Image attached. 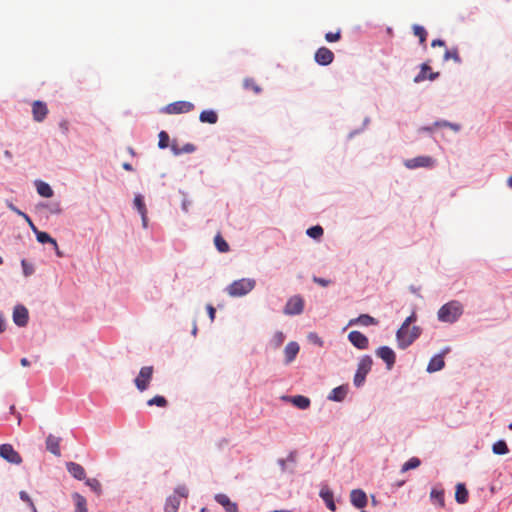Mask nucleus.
<instances>
[{"instance_id": "1", "label": "nucleus", "mask_w": 512, "mask_h": 512, "mask_svg": "<svg viewBox=\"0 0 512 512\" xmlns=\"http://www.w3.org/2000/svg\"><path fill=\"white\" fill-rule=\"evenodd\" d=\"M416 318V313L412 312V314L405 319L401 327L397 330L396 339L399 348L406 349L420 336V327L413 326L410 328V325L416 321Z\"/></svg>"}, {"instance_id": "2", "label": "nucleus", "mask_w": 512, "mask_h": 512, "mask_svg": "<svg viewBox=\"0 0 512 512\" xmlns=\"http://www.w3.org/2000/svg\"><path fill=\"white\" fill-rule=\"evenodd\" d=\"M462 313V305L457 301H450L438 310L437 315L441 322L454 323Z\"/></svg>"}, {"instance_id": "3", "label": "nucleus", "mask_w": 512, "mask_h": 512, "mask_svg": "<svg viewBox=\"0 0 512 512\" xmlns=\"http://www.w3.org/2000/svg\"><path fill=\"white\" fill-rule=\"evenodd\" d=\"M256 282L254 279L242 278L232 282L226 291L231 297H242L248 294L255 288Z\"/></svg>"}, {"instance_id": "4", "label": "nucleus", "mask_w": 512, "mask_h": 512, "mask_svg": "<svg viewBox=\"0 0 512 512\" xmlns=\"http://www.w3.org/2000/svg\"><path fill=\"white\" fill-rule=\"evenodd\" d=\"M188 496V488L185 485H179L175 488L174 494L166 499L165 512H177L180 506V498Z\"/></svg>"}, {"instance_id": "5", "label": "nucleus", "mask_w": 512, "mask_h": 512, "mask_svg": "<svg viewBox=\"0 0 512 512\" xmlns=\"http://www.w3.org/2000/svg\"><path fill=\"white\" fill-rule=\"evenodd\" d=\"M373 360L370 356L366 355L363 356L359 363L358 368L356 371V374L354 376V384L356 387H360L366 378V375L369 373V371L372 368Z\"/></svg>"}, {"instance_id": "6", "label": "nucleus", "mask_w": 512, "mask_h": 512, "mask_svg": "<svg viewBox=\"0 0 512 512\" xmlns=\"http://www.w3.org/2000/svg\"><path fill=\"white\" fill-rule=\"evenodd\" d=\"M153 373L154 369L152 366H144L140 369L138 376L134 380V384L140 392L148 389Z\"/></svg>"}, {"instance_id": "7", "label": "nucleus", "mask_w": 512, "mask_h": 512, "mask_svg": "<svg viewBox=\"0 0 512 512\" xmlns=\"http://www.w3.org/2000/svg\"><path fill=\"white\" fill-rule=\"evenodd\" d=\"M0 457L11 464L19 465L22 463V457L11 444L0 445Z\"/></svg>"}, {"instance_id": "8", "label": "nucleus", "mask_w": 512, "mask_h": 512, "mask_svg": "<svg viewBox=\"0 0 512 512\" xmlns=\"http://www.w3.org/2000/svg\"><path fill=\"white\" fill-rule=\"evenodd\" d=\"M304 309V301L301 296H293L291 297L285 307H284V313L286 315H298L303 312Z\"/></svg>"}, {"instance_id": "9", "label": "nucleus", "mask_w": 512, "mask_h": 512, "mask_svg": "<svg viewBox=\"0 0 512 512\" xmlns=\"http://www.w3.org/2000/svg\"><path fill=\"white\" fill-rule=\"evenodd\" d=\"M194 105L188 101H176L166 106L165 111L168 114L188 113L193 110Z\"/></svg>"}, {"instance_id": "10", "label": "nucleus", "mask_w": 512, "mask_h": 512, "mask_svg": "<svg viewBox=\"0 0 512 512\" xmlns=\"http://www.w3.org/2000/svg\"><path fill=\"white\" fill-rule=\"evenodd\" d=\"M376 355L386 363L388 370H390L394 366L396 361V354L390 347H379L376 350Z\"/></svg>"}, {"instance_id": "11", "label": "nucleus", "mask_w": 512, "mask_h": 512, "mask_svg": "<svg viewBox=\"0 0 512 512\" xmlns=\"http://www.w3.org/2000/svg\"><path fill=\"white\" fill-rule=\"evenodd\" d=\"M434 159L429 156H418L412 159H408L404 162V165L408 169H415L419 167H432L434 165Z\"/></svg>"}, {"instance_id": "12", "label": "nucleus", "mask_w": 512, "mask_h": 512, "mask_svg": "<svg viewBox=\"0 0 512 512\" xmlns=\"http://www.w3.org/2000/svg\"><path fill=\"white\" fill-rule=\"evenodd\" d=\"M315 61L322 66L331 64L334 60V53L327 47H320L314 55Z\"/></svg>"}, {"instance_id": "13", "label": "nucleus", "mask_w": 512, "mask_h": 512, "mask_svg": "<svg viewBox=\"0 0 512 512\" xmlns=\"http://www.w3.org/2000/svg\"><path fill=\"white\" fill-rule=\"evenodd\" d=\"M348 339L352 343V345L358 349L363 350V349L368 348V345H369L368 338L363 333H361L359 331H356V330L351 331L348 334Z\"/></svg>"}, {"instance_id": "14", "label": "nucleus", "mask_w": 512, "mask_h": 512, "mask_svg": "<svg viewBox=\"0 0 512 512\" xmlns=\"http://www.w3.org/2000/svg\"><path fill=\"white\" fill-rule=\"evenodd\" d=\"M32 114H33V119L36 122H42L48 114V108H47L46 103H44L40 100L34 101L32 103Z\"/></svg>"}, {"instance_id": "15", "label": "nucleus", "mask_w": 512, "mask_h": 512, "mask_svg": "<svg viewBox=\"0 0 512 512\" xmlns=\"http://www.w3.org/2000/svg\"><path fill=\"white\" fill-rule=\"evenodd\" d=\"M29 319L28 310L22 306L18 305L14 308L13 311V321L19 327H24L27 325Z\"/></svg>"}, {"instance_id": "16", "label": "nucleus", "mask_w": 512, "mask_h": 512, "mask_svg": "<svg viewBox=\"0 0 512 512\" xmlns=\"http://www.w3.org/2000/svg\"><path fill=\"white\" fill-rule=\"evenodd\" d=\"M350 501L353 506L362 509L367 505V495L361 489H354L350 493Z\"/></svg>"}, {"instance_id": "17", "label": "nucleus", "mask_w": 512, "mask_h": 512, "mask_svg": "<svg viewBox=\"0 0 512 512\" xmlns=\"http://www.w3.org/2000/svg\"><path fill=\"white\" fill-rule=\"evenodd\" d=\"M215 500L219 503L226 512H238V506L235 502H232L226 494H217Z\"/></svg>"}, {"instance_id": "18", "label": "nucleus", "mask_w": 512, "mask_h": 512, "mask_svg": "<svg viewBox=\"0 0 512 512\" xmlns=\"http://www.w3.org/2000/svg\"><path fill=\"white\" fill-rule=\"evenodd\" d=\"M60 442H61V438L56 437L52 434H49L46 438V449L49 452H51L52 454H54L55 456H60L61 455Z\"/></svg>"}, {"instance_id": "19", "label": "nucleus", "mask_w": 512, "mask_h": 512, "mask_svg": "<svg viewBox=\"0 0 512 512\" xmlns=\"http://www.w3.org/2000/svg\"><path fill=\"white\" fill-rule=\"evenodd\" d=\"M66 468L68 472L77 480H83L86 477V472L84 468L75 462H68L66 464Z\"/></svg>"}, {"instance_id": "20", "label": "nucleus", "mask_w": 512, "mask_h": 512, "mask_svg": "<svg viewBox=\"0 0 512 512\" xmlns=\"http://www.w3.org/2000/svg\"><path fill=\"white\" fill-rule=\"evenodd\" d=\"M299 350H300V347L297 342H294V341L289 342L284 349L285 362L291 363L296 358Z\"/></svg>"}, {"instance_id": "21", "label": "nucleus", "mask_w": 512, "mask_h": 512, "mask_svg": "<svg viewBox=\"0 0 512 512\" xmlns=\"http://www.w3.org/2000/svg\"><path fill=\"white\" fill-rule=\"evenodd\" d=\"M356 324H359L362 326L377 325L378 320L368 314H361L357 318L351 319L348 323L349 326L356 325Z\"/></svg>"}, {"instance_id": "22", "label": "nucleus", "mask_w": 512, "mask_h": 512, "mask_svg": "<svg viewBox=\"0 0 512 512\" xmlns=\"http://www.w3.org/2000/svg\"><path fill=\"white\" fill-rule=\"evenodd\" d=\"M445 366V362L442 355L434 356L427 366V371L429 373H433L436 371H440Z\"/></svg>"}, {"instance_id": "23", "label": "nucleus", "mask_w": 512, "mask_h": 512, "mask_svg": "<svg viewBox=\"0 0 512 512\" xmlns=\"http://www.w3.org/2000/svg\"><path fill=\"white\" fill-rule=\"evenodd\" d=\"M430 499L433 504L443 508L445 506L444 490L433 488L430 492Z\"/></svg>"}, {"instance_id": "24", "label": "nucleus", "mask_w": 512, "mask_h": 512, "mask_svg": "<svg viewBox=\"0 0 512 512\" xmlns=\"http://www.w3.org/2000/svg\"><path fill=\"white\" fill-rule=\"evenodd\" d=\"M468 490L463 483L456 485L455 499L459 504H465L468 501Z\"/></svg>"}, {"instance_id": "25", "label": "nucleus", "mask_w": 512, "mask_h": 512, "mask_svg": "<svg viewBox=\"0 0 512 512\" xmlns=\"http://www.w3.org/2000/svg\"><path fill=\"white\" fill-rule=\"evenodd\" d=\"M347 392H348V388H347V386H344V385H342V386H338V387L334 388V389L331 391V393H330V395H329V397H328V398H329L330 400L338 401V402H339V401L344 400V398H345V397H346V395H347Z\"/></svg>"}, {"instance_id": "26", "label": "nucleus", "mask_w": 512, "mask_h": 512, "mask_svg": "<svg viewBox=\"0 0 512 512\" xmlns=\"http://www.w3.org/2000/svg\"><path fill=\"white\" fill-rule=\"evenodd\" d=\"M320 497L325 501L326 506L329 510L335 511L336 505L333 500V493L327 488H323L320 491Z\"/></svg>"}, {"instance_id": "27", "label": "nucleus", "mask_w": 512, "mask_h": 512, "mask_svg": "<svg viewBox=\"0 0 512 512\" xmlns=\"http://www.w3.org/2000/svg\"><path fill=\"white\" fill-rule=\"evenodd\" d=\"M243 88L245 90H251L256 95H258L262 92L261 86L256 82V80L254 78H250V77L244 78Z\"/></svg>"}, {"instance_id": "28", "label": "nucleus", "mask_w": 512, "mask_h": 512, "mask_svg": "<svg viewBox=\"0 0 512 512\" xmlns=\"http://www.w3.org/2000/svg\"><path fill=\"white\" fill-rule=\"evenodd\" d=\"M35 185H36L37 192L40 196L46 197V198L52 197L53 190L49 186V184L39 180V181L35 182Z\"/></svg>"}, {"instance_id": "29", "label": "nucleus", "mask_w": 512, "mask_h": 512, "mask_svg": "<svg viewBox=\"0 0 512 512\" xmlns=\"http://www.w3.org/2000/svg\"><path fill=\"white\" fill-rule=\"evenodd\" d=\"M195 149L196 147L191 143H187L181 147L174 142L171 144V150L174 155H180L182 153H192L195 151Z\"/></svg>"}, {"instance_id": "30", "label": "nucleus", "mask_w": 512, "mask_h": 512, "mask_svg": "<svg viewBox=\"0 0 512 512\" xmlns=\"http://www.w3.org/2000/svg\"><path fill=\"white\" fill-rule=\"evenodd\" d=\"M199 118L201 122L209 124H215L218 120V116L213 110L202 111Z\"/></svg>"}, {"instance_id": "31", "label": "nucleus", "mask_w": 512, "mask_h": 512, "mask_svg": "<svg viewBox=\"0 0 512 512\" xmlns=\"http://www.w3.org/2000/svg\"><path fill=\"white\" fill-rule=\"evenodd\" d=\"M291 402L299 409H307L310 406V399L302 395L293 396Z\"/></svg>"}, {"instance_id": "32", "label": "nucleus", "mask_w": 512, "mask_h": 512, "mask_svg": "<svg viewBox=\"0 0 512 512\" xmlns=\"http://www.w3.org/2000/svg\"><path fill=\"white\" fill-rule=\"evenodd\" d=\"M36 238L38 242L45 244L50 243L54 246V249H58V244L54 238H52L47 232L36 231Z\"/></svg>"}, {"instance_id": "33", "label": "nucleus", "mask_w": 512, "mask_h": 512, "mask_svg": "<svg viewBox=\"0 0 512 512\" xmlns=\"http://www.w3.org/2000/svg\"><path fill=\"white\" fill-rule=\"evenodd\" d=\"M73 499L76 506L75 512H88L86 499L82 495L75 493Z\"/></svg>"}, {"instance_id": "34", "label": "nucleus", "mask_w": 512, "mask_h": 512, "mask_svg": "<svg viewBox=\"0 0 512 512\" xmlns=\"http://www.w3.org/2000/svg\"><path fill=\"white\" fill-rule=\"evenodd\" d=\"M492 451L494 454L504 455L509 452V449L504 440H499L493 444Z\"/></svg>"}, {"instance_id": "35", "label": "nucleus", "mask_w": 512, "mask_h": 512, "mask_svg": "<svg viewBox=\"0 0 512 512\" xmlns=\"http://www.w3.org/2000/svg\"><path fill=\"white\" fill-rule=\"evenodd\" d=\"M214 244H215L216 248L218 249V251L221 253H225V252L229 251L228 243L225 241V239L220 234H217L215 236Z\"/></svg>"}, {"instance_id": "36", "label": "nucleus", "mask_w": 512, "mask_h": 512, "mask_svg": "<svg viewBox=\"0 0 512 512\" xmlns=\"http://www.w3.org/2000/svg\"><path fill=\"white\" fill-rule=\"evenodd\" d=\"M85 484L90 487V489L97 495H101L102 486L101 483L96 478H89L86 480Z\"/></svg>"}, {"instance_id": "37", "label": "nucleus", "mask_w": 512, "mask_h": 512, "mask_svg": "<svg viewBox=\"0 0 512 512\" xmlns=\"http://www.w3.org/2000/svg\"><path fill=\"white\" fill-rule=\"evenodd\" d=\"M413 32H414V35L419 38L420 44L424 45L426 42V37H427V32L424 29V27H422L420 25H414Z\"/></svg>"}, {"instance_id": "38", "label": "nucleus", "mask_w": 512, "mask_h": 512, "mask_svg": "<svg viewBox=\"0 0 512 512\" xmlns=\"http://www.w3.org/2000/svg\"><path fill=\"white\" fill-rule=\"evenodd\" d=\"M444 60H453L455 63H461V58L459 56V53H458V49L457 48H452V49H448L446 50L445 54H444Z\"/></svg>"}, {"instance_id": "39", "label": "nucleus", "mask_w": 512, "mask_h": 512, "mask_svg": "<svg viewBox=\"0 0 512 512\" xmlns=\"http://www.w3.org/2000/svg\"><path fill=\"white\" fill-rule=\"evenodd\" d=\"M421 461L417 457L410 458L407 462H405L401 468V472H406L411 469H415L419 467Z\"/></svg>"}, {"instance_id": "40", "label": "nucleus", "mask_w": 512, "mask_h": 512, "mask_svg": "<svg viewBox=\"0 0 512 512\" xmlns=\"http://www.w3.org/2000/svg\"><path fill=\"white\" fill-rule=\"evenodd\" d=\"M148 406L156 405L158 407H166L168 402L165 397L157 395L147 401Z\"/></svg>"}, {"instance_id": "41", "label": "nucleus", "mask_w": 512, "mask_h": 512, "mask_svg": "<svg viewBox=\"0 0 512 512\" xmlns=\"http://www.w3.org/2000/svg\"><path fill=\"white\" fill-rule=\"evenodd\" d=\"M134 206L140 213V215H144V213H147L145 203L143 201V197L141 195H136L134 198Z\"/></svg>"}, {"instance_id": "42", "label": "nucleus", "mask_w": 512, "mask_h": 512, "mask_svg": "<svg viewBox=\"0 0 512 512\" xmlns=\"http://www.w3.org/2000/svg\"><path fill=\"white\" fill-rule=\"evenodd\" d=\"M323 232V228L319 225H316L307 230V235L317 239L323 235Z\"/></svg>"}, {"instance_id": "43", "label": "nucleus", "mask_w": 512, "mask_h": 512, "mask_svg": "<svg viewBox=\"0 0 512 512\" xmlns=\"http://www.w3.org/2000/svg\"><path fill=\"white\" fill-rule=\"evenodd\" d=\"M158 137H159V142H158L159 148H161V149L167 148L169 145V135L165 131H161L159 133Z\"/></svg>"}, {"instance_id": "44", "label": "nucleus", "mask_w": 512, "mask_h": 512, "mask_svg": "<svg viewBox=\"0 0 512 512\" xmlns=\"http://www.w3.org/2000/svg\"><path fill=\"white\" fill-rule=\"evenodd\" d=\"M284 339H285V335L283 334V332L278 331L274 334L271 342L275 348H279L283 344Z\"/></svg>"}, {"instance_id": "45", "label": "nucleus", "mask_w": 512, "mask_h": 512, "mask_svg": "<svg viewBox=\"0 0 512 512\" xmlns=\"http://www.w3.org/2000/svg\"><path fill=\"white\" fill-rule=\"evenodd\" d=\"M428 70H430L429 65H428V64H425V63H424V64H422V66H421V71H420V73H419V74L414 78V81L418 83V82H421V81L425 80L426 78H428V76H427V74H426Z\"/></svg>"}, {"instance_id": "46", "label": "nucleus", "mask_w": 512, "mask_h": 512, "mask_svg": "<svg viewBox=\"0 0 512 512\" xmlns=\"http://www.w3.org/2000/svg\"><path fill=\"white\" fill-rule=\"evenodd\" d=\"M340 38H341L340 30H338L336 32H328L325 34V39L328 42H337L340 40Z\"/></svg>"}, {"instance_id": "47", "label": "nucleus", "mask_w": 512, "mask_h": 512, "mask_svg": "<svg viewBox=\"0 0 512 512\" xmlns=\"http://www.w3.org/2000/svg\"><path fill=\"white\" fill-rule=\"evenodd\" d=\"M19 496H20V498H21L23 501H25V502H27V503L29 504V506L32 508V511H33V512H37V509H36V507H35V505H34L33 501L31 500V498H30V496L28 495V493H27V492H25V491H21V492L19 493Z\"/></svg>"}, {"instance_id": "48", "label": "nucleus", "mask_w": 512, "mask_h": 512, "mask_svg": "<svg viewBox=\"0 0 512 512\" xmlns=\"http://www.w3.org/2000/svg\"><path fill=\"white\" fill-rule=\"evenodd\" d=\"M313 281L315 283H317L318 285L323 286V287H326V286H328L331 283L330 280H327V279H324V278H320V277H313Z\"/></svg>"}, {"instance_id": "49", "label": "nucleus", "mask_w": 512, "mask_h": 512, "mask_svg": "<svg viewBox=\"0 0 512 512\" xmlns=\"http://www.w3.org/2000/svg\"><path fill=\"white\" fill-rule=\"evenodd\" d=\"M59 128L63 134H67L69 131V122L67 120H62L59 123Z\"/></svg>"}, {"instance_id": "50", "label": "nucleus", "mask_w": 512, "mask_h": 512, "mask_svg": "<svg viewBox=\"0 0 512 512\" xmlns=\"http://www.w3.org/2000/svg\"><path fill=\"white\" fill-rule=\"evenodd\" d=\"M21 217H23V219L29 224V226L31 227V229L36 233V231H39L36 226L34 225L33 221L31 220V218L26 214L24 213V215H22Z\"/></svg>"}, {"instance_id": "51", "label": "nucleus", "mask_w": 512, "mask_h": 512, "mask_svg": "<svg viewBox=\"0 0 512 512\" xmlns=\"http://www.w3.org/2000/svg\"><path fill=\"white\" fill-rule=\"evenodd\" d=\"M21 217H23V219L29 224V226L31 227V229L36 233V231H39L36 226L34 225L33 221L31 220V218L26 214L24 213V215H22Z\"/></svg>"}, {"instance_id": "52", "label": "nucleus", "mask_w": 512, "mask_h": 512, "mask_svg": "<svg viewBox=\"0 0 512 512\" xmlns=\"http://www.w3.org/2000/svg\"><path fill=\"white\" fill-rule=\"evenodd\" d=\"M21 217H23V219L29 224V226L31 227V229L36 233V231H39L36 226L34 225L33 221L31 220V218L26 214L24 213V215H22Z\"/></svg>"}, {"instance_id": "53", "label": "nucleus", "mask_w": 512, "mask_h": 512, "mask_svg": "<svg viewBox=\"0 0 512 512\" xmlns=\"http://www.w3.org/2000/svg\"><path fill=\"white\" fill-rule=\"evenodd\" d=\"M21 217H23V219L29 224V226L31 227V229L36 233V231H39L36 226L34 225L33 221L31 220V218L26 214L24 213V215H22Z\"/></svg>"}, {"instance_id": "54", "label": "nucleus", "mask_w": 512, "mask_h": 512, "mask_svg": "<svg viewBox=\"0 0 512 512\" xmlns=\"http://www.w3.org/2000/svg\"><path fill=\"white\" fill-rule=\"evenodd\" d=\"M21 217H23V219L29 224V226L31 227V229L36 233V231H39L36 226L34 225L33 221L31 220V218L26 214L24 213V215H22Z\"/></svg>"}, {"instance_id": "55", "label": "nucleus", "mask_w": 512, "mask_h": 512, "mask_svg": "<svg viewBox=\"0 0 512 512\" xmlns=\"http://www.w3.org/2000/svg\"><path fill=\"white\" fill-rule=\"evenodd\" d=\"M21 217H23V219L29 224V226L31 227V229L36 233V231H39L36 226L34 225L33 221L31 220V218L26 214L24 213V215H22Z\"/></svg>"}, {"instance_id": "56", "label": "nucleus", "mask_w": 512, "mask_h": 512, "mask_svg": "<svg viewBox=\"0 0 512 512\" xmlns=\"http://www.w3.org/2000/svg\"><path fill=\"white\" fill-rule=\"evenodd\" d=\"M206 308H207V311H208L209 318H210V320L213 322V321H214V319H215V313H216V310H215V308H214L212 305H210V304H208Z\"/></svg>"}, {"instance_id": "57", "label": "nucleus", "mask_w": 512, "mask_h": 512, "mask_svg": "<svg viewBox=\"0 0 512 512\" xmlns=\"http://www.w3.org/2000/svg\"><path fill=\"white\" fill-rule=\"evenodd\" d=\"M7 207L13 211L14 213H16L17 215L19 216H22L24 215V212H22L21 210H19L16 206H14L12 203H7Z\"/></svg>"}, {"instance_id": "58", "label": "nucleus", "mask_w": 512, "mask_h": 512, "mask_svg": "<svg viewBox=\"0 0 512 512\" xmlns=\"http://www.w3.org/2000/svg\"><path fill=\"white\" fill-rule=\"evenodd\" d=\"M6 329V321L3 315L0 313V333L4 332Z\"/></svg>"}, {"instance_id": "59", "label": "nucleus", "mask_w": 512, "mask_h": 512, "mask_svg": "<svg viewBox=\"0 0 512 512\" xmlns=\"http://www.w3.org/2000/svg\"><path fill=\"white\" fill-rule=\"evenodd\" d=\"M22 266L24 268V274L26 276H28V275H30L32 273V269L27 266L25 260L22 261Z\"/></svg>"}, {"instance_id": "60", "label": "nucleus", "mask_w": 512, "mask_h": 512, "mask_svg": "<svg viewBox=\"0 0 512 512\" xmlns=\"http://www.w3.org/2000/svg\"><path fill=\"white\" fill-rule=\"evenodd\" d=\"M445 45V42L441 39H435L432 41L431 43V46L432 47H436V46H444Z\"/></svg>"}, {"instance_id": "61", "label": "nucleus", "mask_w": 512, "mask_h": 512, "mask_svg": "<svg viewBox=\"0 0 512 512\" xmlns=\"http://www.w3.org/2000/svg\"><path fill=\"white\" fill-rule=\"evenodd\" d=\"M449 124H450V123H449V122H447V121H442V122H436V123H435V126H437V127H448V126H449Z\"/></svg>"}, {"instance_id": "62", "label": "nucleus", "mask_w": 512, "mask_h": 512, "mask_svg": "<svg viewBox=\"0 0 512 512\" xmlns=\"http://www.w3.org/2000/svg\"><path fill=\"white\" fill-rule=\"evenodd\" d=\"M122 167L126 170V171H132L133 170V167L130 163L128 162H125L123 163Z\"/></svg>"}, {"instance_id": "63", "label": "nucleus", "mask_w": 512, "mask_h": 512, "mask_svg": "<svg viewBox=\"0 0 512 512\" xmlns=\"http://www.w3.org/2000/svg\"><path fill=\"white\" fill-rule=\"evenodd\" d=\"M448 127L453 129L455 132H458L460 130V126L458 124L450 123Z\"/></svg>"}, {"instance_id": "64", "label": "nucleus", "mask_w": 512, "mask_h": 512, "mask_svg": "<svg viewBox=\"0 0 512 512\" xmlns=\"http://www.w3.org/2000/svg\"><path fill=\"white\" fill-rule=\"evenodd\" d=\"M21 365L24 366V367H27L30 365V362L28 361L27 358H22L21 361H20Z\"/></svg>"}]
</instances>
